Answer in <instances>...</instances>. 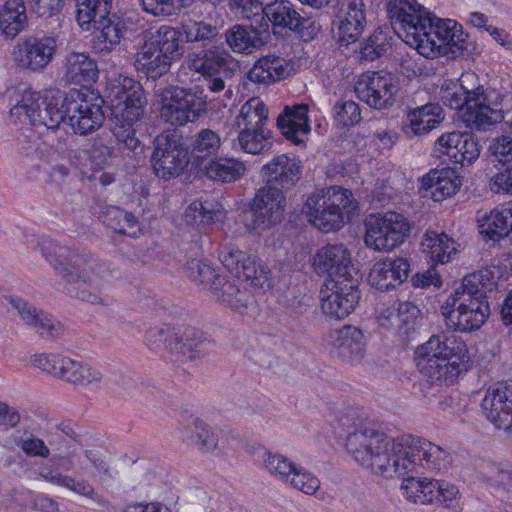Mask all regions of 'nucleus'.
<instances>
[{
	"label": "nucleus",
	"instance_id": "6ab92c4d",
	"mask_svg": "<svg viewBox=\"0 0 512 512\" xmlns=\"http://www.w3.org/2000/svg\"><path fill=\"white\" fill-rule=\"evenodd\" d=\"M313 268L319 276L326 280L354 281L355 268L352 265L351 253L342 243L327 244L317 250L313 256Z\"/></svg>",
	"mask_w": 512,
	"mask_h": 512
},
{
	"label": "nucleus",
	"instance_id": "e433bc0d",
	"mask_svg": "<svg viewBox=\"0 0 512 512\" xmlns=\"http://www.w3.org/2000/svg\"><path fill=\"white\" fill-rule=\"evenodd\" d=\"M258 25L263 33L271 32L277 39H285L288 36V2L275 0L265 4Z\"/></svg>",
	"mask_w": 512,
	"mask_h": 512
},
{
	"label": "nucleus",
	"instance_id": "49530a36",
	"mask_svg": "<svg viewBox=\"0 0 512 512\" xmlns=\"http://www.w3.org/2000/svg\"><path fill=\"white\" fill-rule=\"evenodd\" d=\"M271 131L263 128L238 129V143L242 151L249 154H259L269 145Z\"/></svg>",
	"mask_w": 512,
	"mask_h": 512
},
{
	"label": "nucleus",
	"instance_id": "412c9836",
	"mask_svg": "<svg viewBox=\"0 0 512 512\" xmlns=\"http://www.w3.org/2000/svg\"><path fill=\"white\" fill-rule=\"evenodd\" d=\"M325 342L345 362L358 363L364 358L366 340L358 327L345 325L340 329H331L325 334Z\"/></svg>",
	"mask_w": 512,
	"mask_h": 512
},
{
	"label": "nucleus",
	"instance_id": "774afa93",
	"mask_svg": "<svg viewBox=\"0 0 512 512\" xmlns=\"http://www.w3.org/2000/svg\"><path fill=\"white\" fill-rule=\"evenodd\" d=\"M246 253L239 250L233 244L222 245L219 249V260L231 273H239V265L245 258Z\"/></svg>",
	"mask_w": 512,
	"mask_h": 512
},
{
	"label": "nucleus",
	"instance_id": "bb28decb",
	"mask_svg": "<svg viewBox=\"0 0 512 512\" xmlns=\"http://www.w3.org/2000/svg\"><path fill=\"white\" fill-rule=\"evenodd\" d=\"M209 180L221 184L234 183L241 179L245 172V164L234 157H213L199 168Z\"/></svg>",
	"mask_w": 512,
	"mask_h": 512
},
{
	"label": "nucleus",
	"instance_id": "9b49d317",
	"mask_svg": "<svg viewBox=\"0 0 512 512\" xmlns=\"http://www.w3.org/2000/svg\"><path fill=\"white\" fill-rule=\"evenodd\" d=\"M105 103L102 96L88 88L71 89L66 102V119L73 132L87 135L98 130L105 120Z\"/></svg>",
	"mask_w": 512,
	"mask_h": 512
},
{
	"label": "nucleus",
	"instance_id": "f3484780",
	"mask_svg": "<svg viewBox=\"0 0 512 512\" xmlns=\"http://www.w3.org/2000/svg\"><path fill=\"white\" fill-rule=\"evenodd\" d=\"M187 67L202 76H211L224 73L225 76H234L238 71V62L232 55L216 42L194 47L186 57Z\"/></svg>",
	"mask_w": 512,
	"mask_h": 512
},
{
	"label": "nucleus",
	"instance_id": "69168bd1",
	"mask_svg": "<svg viewBox=\"0 0 512 512\" xmlns=\"http://www.w3.org/2000/svg\"><path fill=\"white\" fill-rule=\"evenodd\" d=\"M262 451L264 468L270 475L286 483L288 481V460L286 457L266 449H262Z\"/></svg>",
	"mask_w": 512,
	"mask_h": 512
},
{
	"label": "nucleus",
	"instance_id": "20e7f679",
	"mask_svg": "<svg viewBox=\"0 0 512 512\" xmlns=\"http://www.w3.org/2000/svg\"><path fill=\"white\" fill-rule=\"evenodd\" d=\"M496 291L497 281L491 269L465 276L461 286L441 306L446 326L464 333L481 328L491 313L489 299L495 296Z\"/></svg>",
	"mask_w": 512,
	"mask_h": 512
},
{
	"label": "nucleus",
	"instance_id": "8fccbe9b",
	"mask_svg": "<svg viewBox=\"0 0 512 512\" xmlns=\"http://www.w3.org/2000/svg\"><path fill=\"white\" fill-rule=\"evenodd\" d=\"M308 110V105L304 103L290 107V143L294 145L305 144V139L298 135L301 134L307 138L311 132Z\"/></svg>",
	"mask_w": 512,
	"mask_h": 512
},
{
	"label": "nucleus",
	"instance_id": "a211bd4d",
	"mask_svg": "<svg viewBox=\"0 0 512 512\" xmlns=\"http://www.w3.org/2000/svg\"><path fill=\"white\" fill-rule=\"evenodd\" d=\"M319 298L323 313L331 318L343 319L356 307L360 293L355 281L326 280L321 287Z\"/></svg>",
	"mask_w": 512,
	"mask_h": 512
},
{
	"label": "nucleus",
	"instance_id": "864d4df0",
	"mask_svg": "<svg viewBox=\"0 0 512 512\" xmlns=\"http://www.w3.org/2000/svg\"><path fill=\"white\" fill-rule=\"evenodd\" d=\"M183 432L200 450L210 451L217 447V436L201 420H195L192 426L186 427Z\"/></svg>",
	"mask_w": 512,
	"mask_h": 512
},
{
	"label": "nucleus",
	"instance_id": "7ed1b4c3",
	"mask_svg": "<svg viewBox=\"0 0 512 512\" xmlns=\"http://www.w3.org/2000/svg\"><path fill=\"white\" fill-rule=\"evenodd\" d=\"M40 250L64 281V291L70 297L94 305H108L101 296L100 287L112 277L106 263L99 262L92 254H79L57 241L42 237Z\"/></svg>",
	"mask_w": 512,
	"mask_h": 512
},
{
	"label": "nucleus",
	"instance_id": "2eb2a0df",
	"mask_svg": "<svg viewBox=\"0 0 512 512\" xmlns=\"http://www.w3.org/2000/svg\"><path fill=\"white\" fill-rule=\"evenodd\" d=\"M354 90L358 99L370 108L388 109L395 104L400 91L399 78L385 71L363 74Z\"/></svg>",
	"mask_w": 512,
	"mask_h": 512
},
{
	"label": "nucleus",
	"instance_id": "5701e85b",
	"mask_svg": "<svg viewBox=\"0 0 512 512\" xmlns=\"http://www.w3.org/2000/svg\"><path fill=\"white\" fill-rule=\"evenodd\" d=\"M410 273V263L404 257H386L377 261L370 270L368 281L372 287L387 291L401 285Z\"/></svg>",
	"mask_w": 512,
	"mask_h": 512
},
{
	"label": "nucleus",
	"instance_id": "0eeeda50",
	"mask_svg": "<svg viewBox=\"0 0 512 512\" xmlns=\"http://www.w3.org/2000/svg\"><path fill=\"white\" fill-rule=\"evenodd\" d=\"M305 207L308 209L309 221L312 225L329 233L340 230L352 219L358 203L350 190L331 186L311 195Z\"/></svg>",
	"mask_w": 512,
	"mask_h": 512
},
{
	"label": "nucleus",
	"instance_id": "cd10ccee",
	"mask_svg": "<svg viewBox=\"0 0 512 512\" xmlns=\"http://www.w3.org/2000/svg\"><path fill=\"white\" fill-rule=\"evenodd\" d=\"M221 145V138L216 131L203 128L190 137L187 146L190 160L192 159L199 169L213 157L218 156Z\"/></svg>",
	"mask_w": 512,
	"mask_h": 512
},
{
	"label": "nucleus",
	"instance_id": "ea45409f",
	"mask_svg": "<svg viewBox=\"0 0 512 512\" xmlns=\"http://www.w3.org/2000/svg\"><path fill=\"white\" fill-rule=\"evenodd\" d=\"M422 250L434 263L445 264L457 252L456 242L446 233L427 231L422 242Z\"/></svg>",
	"mask_w": 512,
	"mask_h": 512
},
{
	"label": "nucleus",
	"instance_id": "dca6fc26",
	"mask_svg": "<svg viewBox=\"0 0 512 512\" xmlns=\"http://www.w3.org/2000/svg\"><path fill=\"white\" fill-rule=\"evenodd\" d=\"M58 45L54 32L28 36L14 47L15 63L23 70L42 72L53 61Z\"/></svg>",
	"mask_w": 512,
	"mask_h": 512
},
{
	"label": "nucleus",
	"instance_id": "aec40b11",
	"mask_svg": "<svg viewBox=\"0 0 512 512\" xmlns=\"http://www.w3.org/2000/svg\"><path fill=\"white\" fill-rule=\"evenodd\" d=\"M481 407L487 420L495 428L512 434V383H496L490 386Z\"/></svg>",
	"mask_w": 512,
	"mask_h": 512
},
{
	"label": "nucleus",
	"instance_id": "393cba45",
	"mask_svg": "<svg viewBox=\"0 0 512 512\" xmlns=\"http://www.w3.org/2000/svg\"><path fill=\"white\" fill-rule=\"evenodd\" d=\"M260 26L234 24L225 33V41L234 53L252 54L265 45Z\"/></svg>",
	"mask_w": 512,
	"mask_h": 512
},
{
	"label": "nucleus",
	"instance_id": "37998d69",
	"mask_svg": "<svg viewBox=\"0 0 512 512\" xmlns=\"http://www.w3.org/2000/svg\"><path fill=\"white\" fill-rule=\"evenodd\" d=\"M268 108L259 97H252L240 108L235 118L237 129L263 128L268 121Z\"/></svg>",
	"mask_w": 512,
	"mask_h": 512
},
{
	"label": "nucleus",
	"instance_id": "a19ab883",
	"mask_svg": "<svg viewBox=\"0 0 512 512\" xmlns=\"http://www.w3.org/2000/svg\"><path fill=\"white\" fill-rule=\"evenodd\" d=\"M179 29L186 43L199 44V46L214 43L219 35L218 26L204 20L190 18L183 20Z\"/></svg>",
	"mask_w": 512,
	"mask_h": 512
},
{
	"label": "nucleus",
	"instance_id": "1a4fd4ad",
	"mask_svg": "<svg viewBox=\"0 0 512 512\" xmlns=\"http://www.w3.org/2000/svg\"><path fill=\"white\" fill-rule=\"evenodd\" d=\"M160 104V119L173 126H185L196 122L206 111V100L202 92L179 86H168L157 94Z\"/></svg>",
	"mask_w": 512,
	"mask_h": 512
},
{
	"label": "nucleus",
	"instance_id": "9d476101",
	"mask_svg": "<svg viewBox=\"0 0 512 512\" xmlns=\"http://www.w3.org/2000/svg\"><path fill=\"white\" fill-rule=\"evenodd\" d=\"M152 146L150 163L158 178L169 180L178 177L187 168L190 162L189 150L177 129H168L158 134Z\"/></svg>",
	"mask_w": 512,
	"mask_h": 512
},
{
	"label": "nucleus",
	"instance_id": "39448f33",
	"mask_svg": "<svg viewBox=\"0 0 512 512\" xmlns=\"http://www.w3.org/2000/svg\"><path fill=\"white\" fill-rule=\"evenodd\" d=\"M416 366L430 385L453 384L468 368L466 343L455 335H432L418 346L414 356Z\"/></svg>",
	"mask_w": 512,
	"mask_h": 512
},
{
	"label": "nucleus",
	"instance_id": "09e8293b",
	"mask_svg": "<svg viewBox=\"0 0 512 512\" xmlns=\"http://www.w3.org/2000/svg\"><path fill=\"white\" fill-rule=\"evenodd\" d=\"M184 270L191 281L209 291L212 288V285H214L213 282L216 281V278H220L221 276L217 272L216 268L208 262L200 259H191L187 261Z\"/></svg>",
	"mask_w": 512,
	"mask_h": 512
},
{
	"label": "nucleus",
	"instance_id": "13d9d810",
	"mask_svg": "<svg viewBox=\"0 0 512 512\" xmlns=\"http://www.w3.org/2000/svg\"><path fill=\"white\" fill-rule=\"evenodd\" d=\"M458 155L452 164L470 165L478 159L481 151V145L477 136L469 132H463L461 142L457 144Z\"/></svg>",
	"mask_w": 512,
	"mask_h": 512
},
{
	"label": "nucleus",
	"instance_id": "f03ea898",
	"mask_svg": "<svg viewBox=\"0 0 512 512\" xmlns=\"http://www.w3.org/2000/svg\"><path fill=\"white\" fill-rule=\"evenodd\" d=\"M387 10L392 24L403 31L404 41L426 58L441 54L456 57L468 50V35L461 25L432 16L416 0H390Z\"/></svg>",
	"mask_w": 512,
	"mask_h": 512
},
{
	"label": "nucleus",
	"instance_id": "c756f323",
	"mask_svg": "<svg viewBox=\"0 0 512 512\" xmlns=\"http://www.w3.org/2000/svg\"><path fill=\"white\" fill-rule=\"evenodd\" d=\"M482 94L483 92L478 91V95L473 96L461 115L463 122L471 129L486 130L504 119L501 109H493L481 101Z\"/></svg>",
	"mask_w": 512,
	"mask_h": 512
},
{
	"label": "nucleus",
	"instance_id": "603ef678",
	"mask_svg": "<svg viewBox=\"0 0 512 512\" xmlns=\"http://www.w3.org/2000/svg\"><path fill=\"white\" fill-rule=\"evenodd\" d=\"M290 40L299 42H308L313 39L317 32L318 28L316 27L314 21L311 20L310 16L304 12V15H301L295 9H290Z\"/></svg>",
	"mask_w": 512,
	"mask_h": 512
},
{
	"label": "nucleus",
	"instance_id": "f704fd0d",
	"mask_svg": "<svg viewBox=\"0 0 512 512\" xmlns=\"http://www.w3.org/2000/svg\"><path fill=\"white\" fill-rule=\"evenodd\" d=\"M286 59L267 55L260 58L247 73V79L256 84L269 85L286 78Z\"/></svg>",
	"mask_w": 512,
	"mask_h": 512
},
{
	"label": "nucleus",
	"instance_id": "c9c22d12",
	"mask_svg": "<svg viewBox=\"0 0 512 512\" xmlns=\"http://www.w3.org/2000/svg\"><path fill=\"white\" fill-rule=\"evenodd\" d=\"M480 233L494 242L504 238L512 239V206L495 207L483 219Z\"/></svg>",
	"mask_w": 512,
	"mask_h": 512
},
{
	"label": "nucleus",
	"instance_id": "58836bf2",
	"mask_svg": "<svg viewBox=\"0 0 512 512\" xmlns=\"http://www.w3.org/2000/svg\"><path fill=\"white\" fill-rule=\"evenodd\" d=\"M39 476L51 484L65 487L79 495L88 497L101 506L108 505V501L103 496L97 494L93 486L84 479L76 480L71 476L63 475L52 466L51 468L43 469Z\"/></svg>",
	"mask_w": 512,
	"mask_h": 512
},
{
	"label": "nucleus",
	"instance_id": "4c0bfd02",
	"mask_svg": "<svg viewBox=\"0 0 512 512\" xmlns=\"http://www.w3.org/2000/svg\"><path fill=\"white\" fill-rule=\"evenodd\" d=\"M57 377L77 385L98 384L102 380V374L99 370L81 361L73 360L69 357H61Z\"/></svg>",
	"mask_w": 512,
	"mask_h": 512
},
{
	"label": "nucleus",
	"instance_id": "b1692460",
	"mask_svg": "<svg viewBox=\"0 0 512 512\" xmlns=\"http://www.w3.org/2000/svg\"><path fill=\"white\" fill-rule=\"evenodd\" d=\"M444 118L443 108L438 103L409 107L402 130L408 138L423 136L437 128Z\"/></svg>",
	"mask_w": 512,
	"mask_h": 512
},
{
	"label": "nucleus",
	"instance_id": "f8f14e48",
	"mask_svg": "<svg viewBox=\"0 0 512 512\" xmlns=\"http://www.w3.org/2000/svg\"><path fill=\"white\" fill-rule=\"evenodd\" d=\"M411 223L400 213L371 214L365 221L364 242L375 251H391L410 235Z\"/></svg>",
	"mask_w": 512,
	"mask_h": 512
},
{
	"label": "nucleus",
	"instance_id": "2f4dec72",
	"mask_svg": "<svg viewBox=\"0 0 512 512\" xmlns=\"http://www.w3.org/2000/svg\"><path fill=\"white\" fill-rule=\"evenodd\" d=\"M422 186L431 191L435 201H441L456 194L461 186V180L455 169L447 167L430 171L423 177Z\"/></svg>",
	"mask_w": 512,
	"mask_h": 512
},
{
	"label": "nucleus",
	"instance_id": "338daca9",
	"mask_svg": "<svg viewBox=\"0 0 512 512\" xmlns=\"http://www.w3.org/2000/svg\"><path fill=\"white\" fill-rule=\"evenodd\" d=\"M144 11L153 16H172L182 8V0H139Z\"/></svg>",
	"mask_w": 512,
	"mask_h": 512
},
{
	"label": "nucleus",
	"instance_id": "c85d7f7f",
	"mask_svg": "<svg viewBox=\"0 0 512 512\" xmlns=\"http://www.w3.org/2000/svg\"><path fill=\"white\" fill-rule=\"evenodd\" d=\"M134 67L141 77L156 80L169 72L171 63L145 41L135 53Z\"/></svg>",
	"mask_w": 512,
	"mask_h": 512
},
{
	"label": "nucleus",
	"instance_id": "a18cd8bd",
	"mask_svg": "<svg viewBox=\"0 0 512 512\" xmlns=\"http://www.w3.org/2000/svg\"><path fill=\"white\" fill-rule=\"evenodd\" d=\"M265 184L263 186L278 189L286 195L288 189V156L283 154L274 157L261 170Z\"/></svg>",
	"mask_w": 512,
	"mask_h": 512
},
{
	"label": "nucleus",
	"instance_id": "473e14b6",
	"mask_svg": "<svg viewBox=\"0 0 512 512\" xmlns=\"http://www.w3.org/2000/svg\"><path fill=\"white\" fill-rule=\"evenodd\" d=\"M28 27V16L23 0H6L0 6V31L7 39H14Z\"/></svg>",
	"mask_w": 512,
	"mask_h": 512
},
{
	"label": "nucleus",
	"instance_id": "79ce46f5",
	"mask_svg": "<svg viewBox=\"0 0 512 512\" xmlns=\"http://www.w3.org/2000/svg\"><path fill=\"white\" fill-rule=\"evenodd\" d=\"M112 9L113 0H76V21L82 30L89 31Z\"/></svg>",
	"mask_w": 512,
	"mask_h": 512
},
{
	"label": "nucleus",
	"instance_id": "5fc2aeb1",
	"mask_svg": "<svg viewBox=\"0 0 512 512\" xmlns=\"http://www.w3.org/2000/svg\"><path fill=\"white\" fill-rule=\"evenodd\" d=\"M389 47L390 42L387 34L381 28H377L362 43L360 48L361 58L374 61L384 55Z\"/></svg>",
	"mask_w": 512,
	"mask_h": 512
},
{
	"label": "nucleus",
	"instance_id": "e2e57ef3",
	"mask_svg": "<svg viewBox=\"0 0 512 512\" xmlns=\"http://www.w3.org/2000/svg\"><path fill=\"white\" fill-rule=\"evenodd\" d=\"M31 328L39 336L50 340L58 338L63 332L61 322L43 310L38 313V317Z\"/></svg>",
	"mask_w": 512,
	"mask_h": 512
},
{
	"label": "nucleus",
	"instance_id": "f257e3e1",
	"mask_svg": "<svg viewBox=\"0 0 512 512\" xmlns=\"http://www.w3.org/2000/svg\"><path fill=\"white\" fill-rule=\"evenodd\" d=\"M346 448L355 461L374 474L402 477L403 495L414 503L450 507L456 499L455 485L415 476L421 468L440 472L451 465V454L432 442L411 434L389 438L383 432L361 425L347 436Z\"/></svg>",
	"mask_w": 512,
	"mask_h": 512
},
{
	"label": "nucleus",
	"instance_id": "4468645a",
	"mask_svg": "<svg viewBox=\"0 0 512 512\" xmlns=\"http://www.w3.org/2000/svg\"><path fill=\"white\" fill-rule=\"evenodd\" d=\"M146 104L147 100L140 83L131 78H124L119 86L112 89L107 108L115 125L130 126L144 115Z\"/></svg>",
	"mask_w": 512,
	"mask_h": 512
},
{
	"label": "nucleus",
	"instance_id": "c03bdc74",
	"mask_svg": "<svg viewBox=\"0 0 512 512\" xmlns=\"http://www.w3.org/2000/svg\"><path fill=\"white\" fill-rule=\"evenodd\" d=\"M366 23V16L346 14L343 11L335 10L334 24L337 25L341 45H349L357 41Z\"/></svg>",
	"mask_w": 512,
	"mask_h": 512
},
{
	"label": "nucleus",
	"instance_id": "de8ad7c7",
	"mask_svg": "<svg viewBox=\"0 0 512 512\" xmlns=\"http://www.w3.org/2000/svg\"><path fill=\"white\" fill-rule=\"evenodd\" d=\"M478 91L483 92L482 87L474 90H467L461 84L451 83L443 86L440 91V98L446 106L451 109L464 112L474 95H478Z\"/></svg>",
	"mask_w": 512,
	"mask_h": 512
},
{
	"label": "nucleus",
	"instance_id": "bf43d9fd",
	"mask_svg": "<svg viewBox=\"0 0 512 512\" xmlns=\"http://www.w3.org/2000/svg\"><path fill=\"white\" fill-rule=\"evenodd\" d=\"M83 151L94 170H102L111 156L110 148L100 136L88 140Z\"/></svg>",
	"mask_w": 512,
	"mask_h": 512
},
{
	"label": "nucleus",
	"instance_id": "4be33fe9",
	"mask_svg": "<svg viewBox=\"0 0 512 512\" xmlns=\"http://www.w3.org/2000/svg\"><path fill=\"white\" fill-rule=\"evenodd\" d=\"M92 48L100 55H108L121 43L127 32V24L118 13L111 11L92 25Z\"/></svg>",
	"mask_w": 512,
	"mask_h": 512
},
{
	"label": "nucleus",
	"instance_id": "ddd939ff",
	"mask_svg": "<svg viewBox=\"0 0 512 512\" xmlns=\"http://www.w3.org/2000/svg\"><path fill=\"white\" fill-rule=\"evenodd\" d=\"M286 210V195L265 186L255 192L243 212V223L250 231H265L281 223Z\"/></svg>",
	"mask_w": 512,
	"mask_h": 512
},
{
	"label": "nucleus",
	"instance_id": "0e129e2a",
	"mask_svg": "<svg viewBox=\"0 0 512 512\" xmlns=\"http://www.w3.org/2000/svg\"><path fill=\"white\" fill-rule=\"evenodd\" d=\"M395 309L399 323V336L401 338L408 337L413 330L415 320L420 310L416 305L408 301L399 302Z\"/></svg>",
	"mask_w": 512,
	"mask_h": 512
},
{
	"label": "nucleus",
	"instance_id": "680f3d73",
	"mask_svg": "<svg viewBox=\"0 0 512 512\" xmlns=\"http://www.w3.org/2000/svg\"><path fill=\"white\" fill-rule=\"evenodd\" d=\"M290 484L297 490L307 495L314 494L320 487V481L312 473L301 466L290 462Z\"/></svg>",
	"mask_w": 512,
	"mask_h": 512
},
{
	"label": "nucleus",
	"instance_id": "4d7b16f0",
	"mask_svg": "<svg viewBox=\"0 0 512 512\" xmlns=\"http://www.w3.org/2000/svg\"><path fill=\"white\" fill-rule=\"evenodd\" d=\"M335 121L343 127H352L360 123L361 110L359 105L347 99L338 100L333 107Z\"/></svg>",
	"mask_w": 512,
	"mask_h": 512
},
{
	"label": "nucleus",
	"instance_id": "3c124183",
	"mask_svg": "<svg viewBox=\"0 0 512 512\" xmlns=\"http://www.w3.org/2000/svg\"><path fill=\"white\" fill-rule=\"evenodd\" d=\"M223 213L222 205L216 200L195 201L186 211V218H192L201 224H212L218 221Z\"/></svg>",
	"mask_w": 512,
	"mask_h": 512
},
{
	"label": "nucleus",
	"instance_id": "a878e982",
	"mask_svg": "<svg viewBox=\"0 0 512 512\" xmlns=\"http://www.w3.org/2000/svg\"><path fill=\"white\" fill-rule=\"evenodd\" d=\"M213 283L214 285H212L210 292L218 302L240 314L247 313L249 306L254 301L250 292L240 290L235 281L227 280L222 275L220 278H216V281Z\"/></svg>",
	"mask_w": 512,
	"mask_h": 512
},
{
	"label": "nucleus",
	"instance_id": "7c9ffc66",
	"mask_svg": "<svg viewBox=\"0 0 512 512\" xmlns=\"http://www.w3.org/2000/svg\"><path fill=\"white\" fill-rule=\"evenodd\" d=\"M180 29L162 25L146 40L150 45L155 46L156 50L164 57L169 63L179 60L185 48L182 42L184 41Z\"/></svg>",
	"mask_w": 512,
	"mask_h": 512
},
{
	"label": "nucleus",
	"instance_id": "6e6d98bb",
	"mask_svg": "<svg viewBox=\"0 0 512 512\" xmlns=\"http://www.w3.org/2000/svg\"><path fill=\"white\" fill-rule=\"evenodd\" d=\"M238 278L250 280L253 285L262 286L268 279V270L262 266L255 255L247 254L239 265V273H234Z\"/></svg>",
	"mask_w": 512,
	"mask_h": 512
},
{
	"label": "nucleus",
	"instance_id": "6e6552de",
	"mask_svg": "<svg viewBox=\"0 0 512 512\" xmlns=\"http://www.w3.org/2000/svg\"><path fill=\"white\" fill-rule=\"evenodd\" d=\"M146 345L154 351L168 350L176 356L177 361L190 360L203 357L208 352L207 341L203 333L194 328L175 329L169 325L149 328L145 333Z\"/></svg>",
	"mask_w": 512,
	"mask_h": 512
},
{
	"label": "nucleus",
	"instance_id": "423d86ee",
	"mask_svg": "<svg viewBox=\"0 0 512 512\" xmlns=\"http://www.w3.org/2000/svg\"><path fill=\"white\" fill-rule=\"evenodd\" d=\"M67 98L68 93L59 89L41 92L17 89L11 102L9 120L15 125L43 126L55 130L67 118Z\"/></svg>",
	"mask_w": 512,
	"mask_h": 512
},
{
	"label": "nucleus",
	"instance_id": "72a5a7b5",
	"mask_svg": "<svg viewBox=\"0 0 512 512\" xmlns=\"http://www.w3.org/2000/svg\"><path fill=\"white\" fill-rule=\"evenodd\" d=\"M96 62L85 53L72 52L66 57L65 78L68 82L82 85L96 81L98 78Z\"/></svg>",
	"mask_w": 512,
	"mask_h": 512
},
{
	"label": "nucleus",
	"instance_id": "052dcab7",
	"mask_svg": "<svg viewBox=\"0 0 512 512\" xmlns=\"http://www.w3.org/2000/svg\"><path fill=\"white\" fill-rule=\"evenodd\" d=\"M488 152L495 166L512 169V137L501 136L494 139L488 147Z\"/></svg>",
	"mask_w": 512,
	"mask_h": 512
}]
</instances>
